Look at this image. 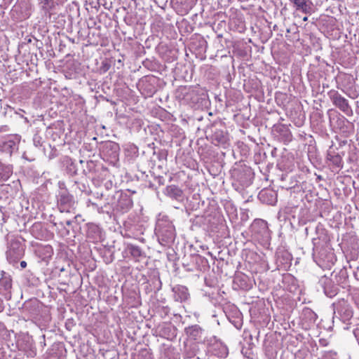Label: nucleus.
I'll return each mask as SVG.
<instances>
[{
	"mask_svg": "<svg viewBox=\"0 0 359 359\" xmlns=\"http://www.w3.org/2000/svg\"><path fill=\"white\" fill-rule=\"evenodd\" d=\"M57 205L60 212H70L74 209V197L67 190H61L57 196Z\"/></svg>",
	"mask_w": 359,
	"mask_h": 359,
	"instance_id": "nucleus-1",
	"label": "nucleus"
},
{
	"mask_svg": "<svg viewBox=\"0 0 359 359\" xmlns=\"http://www.w3.org/2000/svg\"><path fill=\"white\" fill-rule=\"evenodd\" d=\"M25 253V248L22 243L16 239L11 240L6 251L7 258L11 262H16L22 258Z\"/></svg>",
	"mask_w": 359,
	"mask_h": 359,
	"instance_id": "nucleus-2",
	"label": "nucleus"
},
{
	"mask_svg": "<svg viewBox=\"0 0 359 359\" xmlns=\"http://www.w3.org/2000/svg\"><path fill=\"white\" fill-rule=\"evenodd\" d=\"M328 95L333 104L339 108L341 111L346 114H348L349 111H351L348 101L338 91L335 90H331L328 92Z\"/></svg>",
	"mask_w": 359,
	"mask_h": 359,
	"instance_id": "nucleus-3",
	"label": "nucleus"
},
{
	"mask_svg": "<svg viewBox=\"0 0 359 359\" xmlns=\"http://www.w3.org/2000/svg\"><path fill=\"white\" fill-rule=\"evenodd\" d=\"M156 230L158 231V239L162 243L167 245L174 241L175 233L174 227L171 224H168L161 227L160 224L157 226Z\"/></svg>",
	"mask_w": 359,
	"mask_h": 359,
	"instance_id": "nucleus-4",
	"label": "nucleus"
},
{
	"mask_svg": "<svg viewBox=\"0 0 359 359\" xmlns=\"http://www.w3.org/2000/svg\"><path fill=\"white\" fill-rule=\"evenodd\" d=\"M12 279L5 272H2L0 278V294L7 300L11 298Z\"/></svg>",
	"mask_w": 359,
	"mask_h": 359,
	"instance_id": "nucleus-5",
	"label": "nucleus"
},
{
	"mask_svg": "<svg viewBox=\"0 0 359 359\" xmlns=\"http://www.w3.org/2000/svg\"><path fill=\"white\" fill-rule=\"evenodd\" d=\"M177 97L180 99L192 100L193 102H197L198 99L195 97L198 95V89L193 87L181 86L177 91Z\"/></svg>",
	"mask_w": 359,
	"mask_h": 359,
	"instance_id": "nucleus-6",
	"label": "nucleus"
},
{
	"mask_svg": "<svg viewBox=\"0 0 359 359\" xmlns=\"http://www.w3.org/2000/svg\"><path fill=\"white\" fill-rule=\"evenodd\" d=\"M20 138L18 135H13L8 137L2 144L1 149L4 152L11 156L18 150Z\"/></svg>",
	"mask_w": 359,
	"mask_h": 359,
	"instance_id": "nucleus-7",
	"label": "nucleus"
},
{
	"mask_svg": "<svg viewBox=\"0 0 359 359\" xmlns=\"http://www.w3.org/2000/svg\"><path fill=\"white\" fill-rule=\"evenodd\" d=\"M40 304L36 299L30 300L24 304V312H27L28 318H36L40 314Z\"/></svg>",
	"mask_w": 359,
	"mask_h": 359,
	"instance_id": "nucleus-8",
	"label": "nucleus"
},
{
	"mask_svg": "<svg viewBox=\"0 0 359 359\" xmlns=\"http://www.w3.org/2000/svg\"><path fill=\"white\" fill-rule=\"evenodd\" d=\"M174 292V299L176 302H183L187 301L189 297L188 289L183 285H176L172 288Z\"/></svg>",
	"mask_w": 359,
	"mask_h": 359,
	"instance_id": "nucleus-9",
	"label": "nucleus"
},
{
	"mask_svg": "<svg viewBox=\"0 0 359 359\" xmlns=\"http://www.w3.org/2000/svg\"><path fill=\"white\" fill-rule=\"evenodd\" d=\"M296 11H299L305 14L311 13V1L309 0H289Z\"/></svg>",
	"mask_w": 359,
	"mask_h": 359,
	"instance_id": "nucleus-10",
	"label": "nucleus"
},
{
	"mask_svg": "<svg viewBox=\"0 0 359 359\" xmlns=\"http://www.w3.org/2000/svg\"><path fill=\"white\" fill-rule=\"evenodd\" d=\"M100 229L97 225H88L86 233L88 239L91 240L93 242L97 241L100 238Z\"/></svg>",
	"mask_w": 359,
	"mask_h": 359,
	"instance_id": "nucleus-11",
	"label": "nucleus"
},
{
	"mask_svg": "<svg viewBox=\"0 0 359 359\" xmlns=\"http://www.w3.org/2000/svg\"><path fill=\"white\" fill-rule=\"evenodd\" d=\"M165 194L170 198L180 199L183 194L181 189L176 185H170L165 188Z\"/></svg>",
	"mask_w": 359,
	"mask_h": 359,
	"instance_id": "nucleus-12",
	"label": "nucleus"
},
{
	"mask_svg": "<svg viewBox=\"0 0 359 359\" xmlns=\"http://www.w3.org/2000/svg\"><path fill=\"white\" fill-rule=\"evenodd\" d=\"M212 140L217 144H225L228 141L227 134L222 130L216 129L212 135Z\"/></svg>",
	"mask_w": 359,
	"mask_h": 359,
	"instance_id": "nucleus-13",
	"label": "nucleus"
},
{
	"mask_svg": "<svg viewBox=\"0 0 359 359\" xmlns=\"http://www.w3.org/2000/svg\"><path fill=\"white\" fill-rule=\"evenodd\" d=\"M327 159L330 161L333 165L338 168L343 167L342 158L339 154L332 151H328Z\"/></svg>",
	"mask_w": 359,
	"mask_h": 359,
	"instance_id": "nucleus-14",
	"label": "nucleus"
},
{
	"mask_svg": "<svg viewBox=\"0 0 359 359\" xmlns=\"http://www.w3.org/2000/svg\"><path fill=\"white\" fill-rule=\"evenodd\" d=\"M186 332L190 337L196 340L201 338L203 330L199 325H194L187 328Z\"/></svg>",
	"mask_w": 359,
	"mask_h": 359,
	"instance_id": "nucleus-15",
	"label": "nucleus"
},
{
	"mask_svg": "<svg viewBox=\"0 0 359 359\" xmlns=\"http://www.w3.org/2000/svg\"><path fill=\"white\" fill-rule=\"evenodd\" d=\"M13 173V168L0 163V181H6Z\"/></svg>",
	"mask_w": 359,
	"mask_h": 359,
	"instance_id": "nucleus-16",
	"label": "nucleus"
},
{
	"mask_svg": "<svg viewBox=\"0 0 359 359\" xmlns=\"http://www.w3.org/2000/svg\"><path fill=\"white\" fill-rule=\"evenodd\" d=\"M325 294L329 297H332L335 296L338 292V287L332 285L330 281H328L324 287Z\"/></svg>",
	"mask_w": 359,
	"mask_h": 359,
	"instance_id": "nucleus-17",
	"label": "nucleus"
},
{
	"mask_svg": "<svg viewBox=\"0 0 359 359\" xmlns=\"http://www.w3.org/2000/svg\"><path fill=\"white\" fill-rule=\"evenodd\" d=\"M128 250H129L130 255L134 258L140 257L143 255L141 248L137 245H130L128 246Z\"/></svg>",
	"mask_w": 359,
	"mask_h": 359,
	"instance_id": "nucleus-18",
	"label": "nucleus"
},
{
	"mask_svg": "<svg viewBox=\"0 0 359 359\" xmlns=\"http://www.w3.org/2000/svg\"><path fill=\"white\" fill-rule=\"evenodd\" d=\"M105 148L110 149L112 151L114 158L117 156V151L118 150V145L117 144L109 142L106 144Z\"/></svg>",
	"mask_w": 359,
	"mask_h": 359,
	"instance_id": "nucleus-19",
	"label": "nucleus"
},
{
	"mask_svg": "<svg viewBox=\"0 0 359 359\" xmlns=\"http://www.w3.org/2000/svg\"><path fill=\"white\" fill-rule=\"evenodd\" d=\"M126 205H127V208H130L132 206V201L129 199V198H126Z\"/></svg>",
	"mask_w": 359,
	"mask_h": 359,
	"instance_id": "nucleus-20",
	"label": "nucleus"
},
{
	"mask_svg": "<svg viewBox=\"0 0 359 359\" xmlns=\"http://www.w3.org/2000/svg\"><path fill=\"white\" fill-rule=\"evenodd\" d=\"M6 330V327L4 324L1 322H0V334Z\"/></svg>",
	"mask_w": 359,
	"mask_h": 359,
	"instance_id": "nucleus-21",
	"label": "nucleus"
},
{
	"mask_svg": "<svg viewBox=\"0 0 359 359\" xmlns=\"http://www.w3.org/2000/svg\"><path fill=\"white\" fill-rule=\"evenodd\" d=\"M4 309V305L2 299L0 298V313L2 312Z\"/></svg>",
	"mask_w": 359,
	"mask_h": 359,
	"instance_id": "nucleus-22",
	"label": "nucleus"
},
{
	"mask_svg": "<svg viewBox=\"0 0 359 359\" xmlns=\"http://www.w3.org/2000/svg\"><path fill=\"white\" fill-rule=\"evenodd\" d=\"M352 316V312L349 310L346 311V318H350Z\"/></svg>",
	"mask_w": 359,
	"mask_h": 359,
	"instance_id": "nucleus-23",
	"label": "nucleus"
},
{
	"mask_svg": "<svg viewBox=\"0 0 359 359\" xmlns=\"http://www.w3.org/2000/svg\"><path fill=\"white\" fill-rule=\"evenodd\" d=\"M20 266L22 269H25L27 266V262L25 261H22L20 262Z\"/></svg>",
	"mask_w": 359,
	"mask_h": 359,
	"instance_id": "nucleus-24",
	"label": "nucleus"
},
{
	"mask_svg": "<svg viewBox=\"0 0 359 359\" xmlns=\"http://www.w3.org/2000/svg\"><path fill=\"white\" fill-rule=\"evenodd\" d=\"M65 223H66V224H67V226H70V225L72 224V221H71V220H67V221L65 222Z\"/></svg>",
	"mask_w": 359,
	"mask_h": 359,
	"instance_id": "nucleus-25",
	"label": "nucleus"
},
{
	"mask_svg": "<svg viewBox=\"0 0 359 359\" xmlns=\"http://www.w3.org/2000/svg\"><path fill=\"white\" fill-rule=\"evenodd\" d=\"M303 20H304V22L307 21V20H308V17H306V16L304 17V18H303Z\"/></svg>",
	"mask_w": 359,
	"mask_h": 359,
	"instance_id": "nucleus-26",
	"label": "nucleus"
},
{
	"mask_svg": "<svg viewBox=\"0 0 359 359\" xmlns=\"http://www.w3.org/2000/svg\"><path fill=\"white\" fill-rule=\"evenodd\" d=\"M264 193H263V192L260 193L259 194V197L262 198V196H264Z\"/></svg>",
	"mask_w": 359,
	"mask_h": 359,
	"instance_id": "nucleus-27",
	"label": "nucleus"
}]
</instances>
